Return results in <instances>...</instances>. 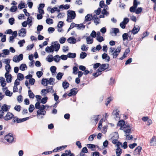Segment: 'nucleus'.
<instances>
[{"instance_id": "56", "label": "nucleus", "mask_w": 156, "mask_h": 156, "mask_svg": "<svg viewBox=\"0 0 156 156\" xmlns=\"http://www.w3.org/2000/svg\"><path fill=\"white\" fill-rule=\"evenodd\" d=\"M63 25V22L60 21L59 22V23L57 25V27L59 28H62Z\"/></svg>"}, {"instance_id": "45", "label": "nucleus", "mask_w": 156, "mask_h": 156, "mask_svg": "<svg viewBox=\"0 0 156 156\" xmlns=\"http://www.w3.org/2000/svg\"><path fill=\"white\" fill-rule=\"evenodd\" d=\"M96 39L99 42H101L104 41L103 37L101 36L97 37Z\"/></svg>"}, {"instance_id": "24", "label": "nucleus", "mask_w": 156, "mask_h": 156, "mask_svg": "<svg viewBox=\"0 0 156 156\" xmlns=\"http://www.w3.org/2000/svg\"><path fill=\"white\" fill-rule=\"evenodd\" d=\"M67 56L69 58H74L76 57V54L75 53H69L67 55Z\"/></svg>"}, {"instance_id": "60", "label": "nucleus", "mask_w": 156, "mask_h": 156, "mask_svg": "<svg viewBox=\"0 0 156 156\" xmlns=\"http://www.w3.org/2000/svg\"><path fill=\"white\" fill-rule=\"evenodd\" d=\"M101 11V8H98L97 10H95V12L97 15H99Z\"/></svg>"}, {"instance_id": "39", "label": "nucleus", "mask_w": 156, "mask_h": 156, "mask_svg": "<svg viewBox=\"0 0 156 156\" xmlns=\"http://www.w3.org/2000/svg\"><path fill=\"white\" fill-rule=\"evenodd\" d=\"M48 97H45L43 98L41 100V102L43 104H45L46 103L48 100Z\"/></svg>"}, {"instance_id": "46", "label": "nucleus", "mask_w": 156, "mask_h": 156, "mask_svg": "<svg viewBox=\"0 0 156 156\" xmlns=\"http://www.w3.org/2000/svg\"><path fill=\"white\" fill-rule=\"evenodd\" d=\"M21 107L20 106V105H16L14 108V109L18 112H19L20 111V110H21Z\"/></svg>"}, {"instance_id": "5", "label": "nucleus", "mask_w": 156, "mask_h": 156, "mask_svg": "<svg viewBox=\"0 0 156 156\" xmlns=\"http://www.w3.org/2000/svg\"><path fill=\"white\" fill-rule=\"evenodd\" d=\"M14 115L11 112H8L6 115L3 117L4 119L6 121L12 119L14 117Z\"/></svg>"}, {"instance_id": "38", "label": "nucleus", "mask_w": 156, "mask_h": 156, "mask_svg": "<svg viewBox=\"0 0 156 156\" xmlns=\"http://www.w3.org/2000/svg\"><path fill=\"white\" fill-rule=\"evenodd\" d=\"M25 67L27 68L26 64H22L20 66V69L22 71H24L25 70Z\"/></svg>"}, {"instance_id": "35", "label": "nucleus", "mask_w": 156, "mask_h": 156, "mask_svg": "<svg viewBox=\"0 0 156 156\" xmlns=\"http://www.w3.org/2000/svg\"><path fill=\"white\" fill-rule=\"evenodd\" d=\"M125 122L123 120H120L118 122L117 125L118 126H120L121 127H122L125 124Z\"/></svg>"}, {"instance_id": "1", "label": "nucleus", "mask_w": 156, "mask_h": 156, "mask_svg": "<svg viewBox=\"0 0 156 156\" xmlns=\"http://www.w3.org/2000/svg\"><path fill=\"white\" fill-rule=\"evenodd\" d=\"M121 46H118L115 49V48L111 47L110 48L109 52L112 55L113 58H116L119 55L121 50Z\"/></svg>"}, {"instance_id": "21", "label": "nucleus", "mask_w": 156, "mask_h": 156, "mask_svg": "<svg viewBox=\"0 0 156 156\" xmlns=\"http://www.w3.org/2000/svg\"><path fill=\"white\" fill-rule=\"evenodd\" d=\"M122 150L119 147H117L116 150L117 156H120L122 153Z\"/></svg>"}, {"instance_id": "8", "label": "nucleus", "mask_w": 156, "mask_h": 156, "mask_svg": "<svg viewBox=\"0 0 156 156\" xmlns=\"http://www.w3.org/2000/svg\"><path fill=\"white\" fill-rule=\"evenodd\" d=\"M150 145L151 146H155L156 145V136H153L150 140Z\"/></svg>"}, {"instance_id": "54", "label": "nucleus", "mask_w": 156, "mask_h": 156, "mask_svg": "<svg viewBox=\"0 0 156 156\" xmlns=\"http://www.w3.org/2000/svg\"><path fill=\"white\" fill-rule=\"evenodd\" d=\"M112 115H115L116 117H118V115H119V112H117V110H114L112 113Z\"/></svg>"}, {"instance_id": "43", "label": "nucleus", "mask_w": 156, "mask_h": 156, "mask_svg": "<svg viewBox=\"0 0 156 156\" xmlns=\"http://www.w3.org/2000/svg\"><path fill=\"white\" fill-rule=\"evenodd\" d=\"M78 70V69L77 67L76 66H74L73 68V73L75 74H77V71Z\"/></svg>"}, {"instance_id": "3", "label": "nucleus", "mask_w": 156, "mask_h": 156, "mask_svg": "<svg viewBox=\"0 0 156 156\" xmlns=\"http://www.w3.org/2000/svg\"><path fill=\"white\" fill-rule=\"evenodd\" d=\"M4 139L8 142L11 143L14 142V138L12 134L11 133H9L8 134L5 135L4 137Z\"/></svg>"}, {"instance_id": "37", "label": "nucleus", "mask_w": 156, "mask_h": 156, "mask_svg": "<svg viewBox=\"0 0 156 156\" xmlns=\"http://www.w3.org/2000/svg\"><path fill=\"white\" fill-rule=\"evenodd\" d=\"M123 40V41H125L128 38V34L127 33H124L122 35Z\"/></svg>"}, {"instance_id": "41", "label": "nucleus", "mask_w": 156, "mask_h": 156, "mask_svg": "<svg viewBox=\"0 0 156 156\" xmlns=\"http://www.w3.org/2000/svg\"><path fill=\"white\" fill-rule=\"evenodd\" d=\"M17 9V7L16 6H13L11 7L10 10L11 12H14L16 11Z\"/></svg>"}, {"instance_id": "64", "label": "nucleus", "mask_w": 156, "mask_h": 156, "mask_svg": "<svg viewBox=\"0 0 156 156\" xmlns=\"http://www.w3.org/2000/svg\"><path fill=\"white\" fill-rule=\"evenodd\" d=\"M17 58L18 60V62L23 60V55L22 54H20L19 55L17 56Z\"/></svg>"}, {"instance_id": "50", "label": "nucleus", "mask_w": 156, "mask_h": 156, "mask_svg": "<svg viewBox=\"0 0 156 156\" xmlns=\"http://www.w3.org/2000/svg\"><path fill=\"white\" fill-rule=\"evenodd\" d=\"M14 19L13 18H11L9 19V23L11 25H13L14 23Z\"/></svg>"}, {"instance_id": "44", "label": "nucleus", "mask_w": 156, "mask_h": 156, "mask_svg": "<svg viewBox=\"0 0 156 156\" xmlns=\"http://www.w3.org/2000/svg\"><path fill=\"white\" fill-rule=\"evenodd\" d=\"M102 119H101L99 122V126L98 127V129L99 130H101V128L102 127Z\"/></svg>"}, {"instance_id": "6", "label": "nucleus", "mask_w": 156, "mask_h": 156, "mask_svg": "<svg viewBox=\"0 0 156 156\" xmlns=\"http://www.w3.org/2000/svg\"><path fill=\"white\" fill-rule=\"evenodd\" d=\"M5 77L6 78V80L8 83H11L12 81V78L11 74L9 73L8 71L5 74Z\"/></svg>"}, {"instance_id": "2", "label": "nucleus", "mask_w": 156, "mask_h": 156, "mask_svg": "<svg viewBox=\"0 0 156 156\" xmlns=\"http://www.w3.org/2000/svg\"><path fill=\"white\" fill-rule=\"evenodd\" d=\"M108 67L109 65L108 64H102L97 70V72L98 73L99 75H101V72L102 71L107 69L108 68Z\"/></svg>"}, {"instance_id": "29", "label": "nucleus", "mask_w": 156, "mask_h": 156, "mask_svg": "<svg viewBox=\"0 0 156 156\" xmlns=\"http://www.w3.org/2000/svg\"><path fill=\"white\" fill-rule=\"evenodd\" d=\"M28 95L30 98H33L34 97V95L30 90H29L28 91Z\"/></svg>"}, {"instance_id": "32", "label": "nucleus", "mask_w": 156, "mask_h": 156, "mask_svg": "<svg viewBox=\"0 0 156 156\" xmlns=\"http://www.w3.org/2000/svg\"><path fill=\"white\" fill-rule=\"evenodd\" d=\"M130 126L129 125H126L124 124L122 127H120V129L124 131V129H126L128 128H129Z\"/></svg>"}, {"instance_id": "61", "label": "nucleus", "mask_w": 156, "mask_h": 156, "mask_svg": "<svg viewBox=\"0 0 156 156\" xmlns=\"http://www.w3.org/2000/svg\"><path fill=\"white\" fill-rule=\"evenodd\" d=\"M43 27L42 25H38L37 28V30L38 31H40L43 29Z\"/></svg>"}, {"instance_id": "52", "label": "nucleus", "mask_w": 156, "mask_h": 156, "mask_svg": "<svg viewBox=\"0 0 156 156\" xmlns=\"http://www.w3.org/2000/svg\"><path fill=\"white\" fill-rule=\"evenodd\" d=\"M66 38L64 37H62L60 38L59 41L60 43L62 44L65 43L66 41Z\"/></svg>"}, {"instance_id": "48", "label": "nucleus", "mask_w": 156, "mask_h": 156, "mask_svg": "<svg viewBox=\"0 0 156 156\" xmlns=\"http://www.w3.org/2000/svg\"><path fill=\"white\" fill-rule=\"evenodd\" d=\"M67 147V145L62 146L59 147H57V149H58V151H59L64 149Z\"/></svg>"}, {"instance_id": "63", "label": "nucleus", "mask_w": 156, "mask_h": 156, "mask_svg": "<svg viewBox=\"0 0 156 156\" xmlns=\"http://www.w3.org/2000/svg\"><path fill=\"white\" fill-rule=\"evenodd\" d=\"M136 7L133 6L131 7H130V8L129 9V11L131 12H135L136 9Z\"/></svg>"}, {"instance_id": "31", "label": "nucleus", "mask_w": 156, "mask_h": 156, "mask_svg": "<svg viewBox=\"0 0 156 156\" xmlns=\"http://www.w3.org/2000/svg\"><path fill=\"white\" fill-rule=\"evenodd\" d=\"M46 23L48 24H52L53 23V20L51 18H47L46 20Z\"/></svg>"}, {"instance_id": "4", "label": "nucleus", "mask_w": 156, "mask_h": 156, "mask_svg": "<svg viewBox=\"0 0 156 156\" xmlns=\"http://www.w3.org/2000/svg\"><path fill=\"white\" fill-rule=\"evenodd\" d=\"M29 119V117H27L23 119H19L18 118L15 116L13 117V119H12V122H16L17 123H20L26 121L28 119Z\"/></svg>"}, {"instance_id": "9", "label": "nucleus", "mask_w": 156, "mask_h": 156, "mask_svg": "<svg viewBox=\"0 0 156 156\" xmlns=\"http://www.w3.org/2000/svg\"><path fill=\"white\" fill-rule=\"evenodd\" d=\"M77 89L76 88H74L70 90V92L69 93L68 95L69 96H71L73 95H75L77 92V91H76Z\"/></svg>"}, {"instance_id": "17", "label": "nucleus", "mask_w": 156, "mask_h": 156, "mask_svg": "<svg viewBox=\"0 0 156 156\" xmlns=\"http://www.w3.org/2000/svg\"><path fill=\"white\" fill-rule=\"evenodd\" d=\"M46 111L39 109L37 111V116H38V115H44L46 114Z\"/></svg>"}, {"instance_id": "57", "label": "nucleus", "mask_w": 156, "mask_h": 156, "mask_svg": "<svg viewBox=\"0 0 156 156\" xmlns=\"http://www.w3.org/2000/svg\"><path fill=\"white\" fill-rule=\"evenodd\" d=\"M96 33L94 30H93L90 34V36L95 38L96 37Z\"/></svg>"}, {"instance_id": "16", "label": "nucleus", "mask_w": 156, "mask_h": 156, "mask_svg": "<svg viewBox=\"0 0 156 156\" xmlns=\"http://www.w3.org/2000/svg\"><path fill=\"white\" fill-rule=\"evenodd\" d=\"M48 80L46 79L43 78L41 80V84L44 86H47L48 84Z\"/></svg>"}, {"instance_id": "49", "label": "nucleus", "mask_w": 156, "mask_h": 156, "mask_svg": "<svg viewBox=\"0 0 156 156\" xmlns=\"http://www.w3.org/2000/svg\"><path fill=\"white\" fill-rule=\"evenodd\" d=\"M5 69L6 70V73H7L8 71L9 73L10 70L11 69V67L10 65H6L5 66Z\"/></svg>"}, {"instance_id": "33", "label": "nucleus", "mask_w": 156, "mask_h": 156, "mask_svg": "<svg viewBox=\"0 0 156 156\" xmlns=\"http://www.w3.org/2000/svg\"><path fill=\"white\" fill-rule=\"evenodd\" d=\"M87 55V54L86 53L82 52L80 55V58L83 59L85 58Z\"/></svg>"}, {"instance_id": "40", "label": "nucleus", "mask_w": 156, "mask_h": 156, "mask_svg": "<svg viewBox=\"0 0 156 156\" xmlns=\"http://www.w3.org/2000/svg\"><path fill=\"white\" fill-rule=\"evenodd\" d=\"M25 4L24 3H21L20 4L18 5V7L19 9H21L23 8H25Z\"/></svg>"}, {"instance_id": "20", "label": "nucleus", "mask_w": 156, "mask_h": 156, "mask_svg": "<svg viewBox=\"0 0 156 156\" xmlns=\"http://www.w3.org/2000/svg\"><path fill=\"white\" fill-rule=\"evenodd\" d=\"M93 20H94V22L96 23L97 25L99 23L98 22L100 20L98 17H97V16L96 15H94L93 17Z\"/></svg>"}, {"instance_id": "59", "label": "nucleus", "mask_w": 156, "mask_h": 156, "mask_svg": "<svg viewBox=\"0 0 156 156\" xmlns=\"http://www.w3.org/2000/svg\"><path fill=\"white\" fill-rule=\"evenodd\" d=\"M76 27H78L80 29L82 28L84 29L85 28V26L82 24H76Z\"/></svg>"}, {"instance_id": "18", "label": "nucleus", "mask_w": 156, "mask_h": 156, "mask_svg": "<svg viewBox=\"0 0 156 156\" xmlns=\"http://www.w3.org/2000/svg\"><path fill=\"white\" fill-rule=\"evenodd\" d=\"M9 108H8V106L6 104L3 105L2 106L1 110L4 112H7L8 111V109H9L10 106H9Z\"/></svg>"}, {"instance_id": "47", "label": "nucleus", "mask_w": 156, "mask_h": 156, "mask_svg": "<svg viewBox=\"0 0 156 156\" xmlns=\"http://www.w3.org/2000/svg\"><path fill=\"white\" fill-rule=\"evenodd\" d=\"M142 11V9L141 7H139L136 10L135 12L136 14H139Z\"/></svg>"}, {"instance_id": "22", "label": "nucleus", "mask_w": 156, "mask_h": 156, "mask_svg": "<svg viewBox=\"0 0 156 156\" xmlns=\"http://www.w3.org/2000/svg\"><path fill=\"white\" fill-rule=\"evenodd\" d=\"M92 17L91 14H88L85 17V21H90L91 20V17Z\"/></svg>"}, {"instance_id": "53", "label": "nucleus", "mask_w": 156, "mask_h": 156, "mask_svg": "<svg viewBox=\"0 0 156 156\" xmlns=\"http://www.w3.org/2000/svg\"><path fill=\"white\" fill-rule=\"evenodd\" d=\"M68 152V153H66V154L63 153L62 154L61 156H68L70 153V150H66L65 151V152Z\"/></svg>"}, {"instance_id": "15", "label": "nucleus", "mask_w": 156, "mask_h": 156, "mask_svg": "<svg viewBox=\"0 0 156 156\" xmlns=\"http://www.w3.org/2000/svg\"><path fill=\"white\" fill-rule=\"evenodd\" d=\"M67 41L70 44H74L76 42V40L74 37H70L68 38Z\"/></svg>"}, {"instance_id": "10", "label": "nucleus", "mask_w": 156, "mask_h": 156, "mask_svg": "<svg viewBox=\"0 0 156 156\" xmlns=\"http://www.w3.org/2000/svg\"><path fill=\"white\" fill-rule=\"evenodd\" d=\"M76 16V14L75 11H71L70 12H69L68 14V17H69L70 18H71L72 19H75Z\"/></svg>"}, {"instance_id": "51", "label": "nucleus", "mask_w": 156, "mask_h": 156, "mask_svg": "<svg viewBox=\"0 0 156 156\" xmlns=\"http://www.w3.org/2000/svg\"><path fill=\"white\" fill-rule=\"evenodd\" d=\"M96 136V135L94 134L90 135L88 138V140L90 141H92Z\"/></svg>"}, {"instance_id": "55", "label": "nucleus", "mask_w": 156, "mask_h": 156, "mask_svg": "<svg viewBox=\"0 0 156 156\" xmlns=\"http://www.w3.org/2000/svg\"><path fill=\"white\" fill-rule=\"evenodd\" d=\"M43 73L40 71H37L36 73V75L38 78H40L43 75Z\"/></svg>"}, {"instance_id": "13", "label": "nucleus", "mask_w": 156, "mask_h": 156, "mask_svg": "<svg viewBox=\"0 0 156 156\" xmlns=\"http://www.w3.org/2000/svg\"><path fill=\"white\" fill-rule=\"evenodd\" d=\"M140 27L139 26H135L132 30L131 32L133 34H137L140 30Z\"/></svg>"}, {"instance_id": "25", "label": "nucleus", "mask_w": 156, "mask_h": 156, "mask_svg": "<svg viewBox=\"0 0 156 156\" xmlns=\"http://www.w3.org/2000/svg\"><path fill=\"white\" fill-rule=\"evenodd\" d=\"M23 75L22 73H19L17 74V79L19 80H22L24 79Z\"/></svg>"}, {"instance_id": "12", "label": "nucleus", "mask_w": 156, "mask_h": 156, "mask_svg": "<svg viewBox=\"0 0 156 156\" xmlns=\"http://www.w3.org/2000/svg\"><path fill=\"white\" fill-rule=\"evenodd\" d=\"M142 150V147L138 146L134 151V153L135 155L140 154Z\"/></svg>"}, {"instance_id": "19", "label": "nucleus", "mask_w": 156, "mask_h": 156, "mask_svg": "<svg viewBox=\"0 0 156 156\" xmlns=\"http://www.w3.org/2000/svg\"><path fill=\"white\" fill-rule=\"evenodd\" d=\"M87 43L88 44H91L93 42V39L91 38L90 36H89L86 38Z\"/></svg>"}, {"instance_id": "7", "label": "nucleus", "mask_w": 156, "mask_h": 156, "mask_svg": "<svg viewBox=\"0 0 156 156\" xmlns=\"http://www.w3.org/2000/svg\"><path fill=\"white\" fill-rule=\"evenodd\" d=\"M26 31L25 29L22 28L19 31L18 35L20 36L24 37L26 36Z\"/></svg>"}, {"instance_id": "23", "label": "nucleus", "mask_w": 156, "mask_h": 156, "mask_svg": "<svg viewBox=\"0 0 156 156\" xmlns=\"http://www.w3.org/2000/svg\"><path fill=\"white\" fill-rule=\"evenodd\" d=\"M53 45H54V49H55V51H58L60 48V44L58 43L57 44H54Z\"/></svg>"}, {"instance_id": "30", "label": "nucleus", "mask_w": 156, "mask_h": 156, "mask_svg": "<svg viewBox=\"0 0 156 156\" xmlns=\"http://www.w3.org/2000/svg\"><path fill=\"white\" fill-rule=\"evenodd\" d=\"M60 60V57L59 55H55L53 58V60H54V61L56 62H59Z\"/></svg>"}, {"instance_id": "34", "label": "nucleus", "mask_w": 156, "mask_h": 156, "mask_svg": "<svg viewBox=\"0 0 156 156\" xmlns=\"http://www.w3.org/2000/svg\"><path fill=\"white\" fill-rule=\"evenodd\" d=\"M50 70L52 73H55L56 71V67L55 66H52L50 67Z\"/></svg>"}, {"instance_id": "26", "label": "nucleus", "mask_w": 156, "mask_h": 156, "mask_svg": "<svg viewBox=\"0 0 156 156\" xmlns=\"http://www.w3.org/2000/svg\"><path fill=\"white\" fill-rule=\"evenodd\" d=\"M63 74V73L60 72L58 73L56 76V78L58 80H60L62 79Z\"/></svg>"}, {"instance_id": "36", "label": "nucleus", "mask_w": 156, "mask_h": 156, "mask_svg": "<svg viewBox=\"0 0 156 156\" xmlns=\"http://www.w3.org/2000/svg\"><path fill=\"white\" fill-rule=\"evenodd\" d=\"M112 99L111 98V97L107 98L105 103L106 105V106H107L110 103V101H112Z\"/></svg>"}, {"instance_id": "14", "label": "nucleus", "mask_w": 156, "mask_h": 156, "mask_svg": "<svg viewBox=\"0 0 156 156\" xmlns=\"http://www.w3.org/2000/svg\"><path fill=\"white\" fill-rule=\"evenodd\" d=\"M47 87V89H43V90L45 91L46 92L49 93L51 92L53 93L54 92V91L53 90V86L48 87Z\"/></svg>"}, {"instance_id": "58", "label": "nucleus", "mask_w": 156, "mask_h": 156, "mask_svg": "<svg viewBox=\"0 0 156 156\" xmlns=\"http://www.w3.org/2000/svg\"><path fill=\"white\" fill-rule=\"evenodd\" d=\"M131 129L130 127L129 128H128L126 129H124V132L125 133H129L131 132Z\"/></svg>"}, {"instance_id": "28", "label": "nucleus", "mask_w": 156, "mask_h": 156, "mask_svg": "<svg viewBox=\"0 0 156 156\" xmlns=\"http://www.w3.org/2000/svg\"><path fill=\"white\" fill-rule=\"evenodd\" d=\"M46 59H47V61L49 62H51L53 61V57L52 55H49L48 56Z\"/></svg>"}, {"instance_id": "27", "label": "nucleus", "mask_w": 156, "mask_h": 156, "mask_svg": "<svg viewBox=\"0 0 156 156\" xmlns=\"http://www.w3.org/2000/svg\"><path fill=\"white\" fill-rule=\"evenodd\" d=\"M62 86L64 89H66L68 88L69 84L67 82H63L62 83Z\"/></svg>"}, {"instance_id": "62", "label": "nucleus", "mask_w": 156, "mask_h": 156, "mask_svg": "<svg viewBox=\"0 0 156 156\" xmlns=\"http://www.w3.org/2000/svg\"><path fill=\"white\" fill-rule=\"evenodd\" d=\"M29 83L31 85H33L34 84L35 82V80L34 78H31L29 80Z\"/></svg>"}, {"instance_id": "42", "label": "nucleus", "mask_w": 156, "mask_h": 156, "mask_svg": "<svg viewBox=\"0 0 156 156\" xmlns=\"http://www.w3.org/2000/svg\"><path fill=\"white\" fill-rule=\"evenodd\" d=\"M34 109V106L33 105H30L29 108V112H32Z\"/></svg>"}, {"instance_id": "11", "label": "nucleus", "mask_w": 156, "mask_h": 156, "mask_svg": "<svg viewBox=\"0 0 156 156\" xmlns=\"http://www.w3.org/2000/svg\"><path fill=\"white\" fill-rule=\"evenodd\" d=\"M54 50L53 45H51L50 47L47 46L45 48V51L48 53L53 52Z\"/></svg>"}]
</instances>
